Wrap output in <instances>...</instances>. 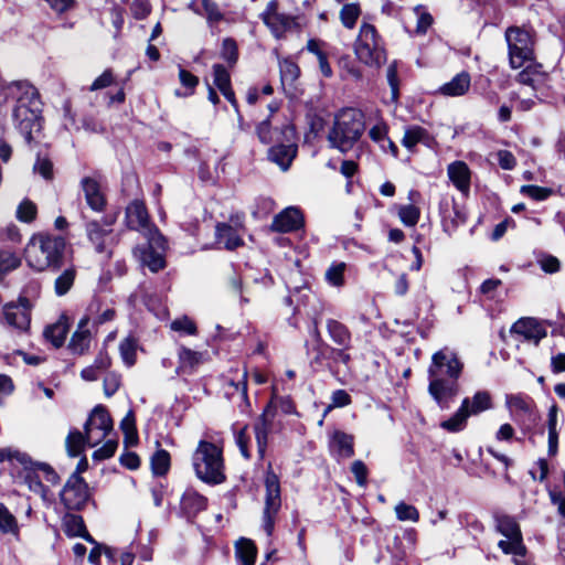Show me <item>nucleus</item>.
Masks as SVG:
<instances>
[{
    "label": "nucleus",
    "instance_id": "nucleus-7",
    "mask_svg": "<svg viewBox=\"0 0 565 565\" xmlns=\"http://www.w3.org/2000/svg\"><path fill=\"white\" fill-rule=\"evenodd\" d=\"M356 58L372 68H380L387 60L385 43L373 24L362 23L354 42Z\"/></svg>",
    "mask_w": 565,
    "mask_h": 565
},
{
    "label": "nucleus",
    "instance_id": "nucleus-4",
    "mask_svg": "<svg viewBox=\"0 0 565 565\" xmlns=\"http://www.w3.org/2000/svg\"><path fill=\"white\" fill-rule=\"evenodd\" d=\"M326 328L331 341L337 347L333 348L323 342L319 330L315 328V335L317 338V345L315 350L317 351V355L313 361L320 363L321 360L328 358L334 363L349 365L352 361V356L349 352L352 348V333L350 329L335 319H328L326 321Z\"/></svg>",
    "mask_w": 565,
    "mask_h": 565
},
{
    "label": "nucleus",
    "instance_id": "nucleus-11",
    "mask_svg": "<svg viewBox=\"0 0 565 565\" xmlns=\"http://www.w3.org/2000/svg\"><path fill=\"white\" fill-rule=\"evenodd\" d=\"M265 507L263 512V529L268 536L273 534L275 519L281 507L280 483L278 476L268 471L265 478Z\"/></svg>",
    "mask_w": 565,
    "mask_h": 565
},
{
    "label": "nucleus",
    "instance_id": "nucleus-13",
    "mask_svg": "<svg viewBox=\"0 0 565 565\" xmlns=\"http://www.w3.org/2000/svg\"><path fill=\"white\" fill-rule=\"evenodd\" d=\"M60 495L66 509L81 510L89 499L87 483L77 472H74L68 478Z\"/></svg>",
    "mask_w": 565,
    "mask_h": 565
},
{
    "label": "nucleus",
    "instance_id": "nucleus-26",
    "mask_svg": "<svg viewBox=\"0 0 565 565\" xmlns=\"http://www.w3.org/2000/svg\"><path fill=\"white\" fill-rule=\"evenodd\" d=\"M471 77L468 72H460L451 81L441 85L438 93L447 97L463 96L470 88Z\"/></svg>",
    "mask_w": 565,
    "mask_h": 565
},
{
    "label": "nucleus",
    "instance_id": "nucleus-2",
    "mask_svg": "<svg viewBox=\"0 0 565 565\" xmlns=\"http://www.w3.org/2000/svg\"><path fill=\"white\" fill-rule=\"evenodd\" d=\"M6 99L15 100L12 118L15 127L30 142L34 127L41 119V102L34 86L28 82H12L3 88Z\"/></svg>",
    "mask_w": 565,
    "mask_h": 565
},
{
    "label": "nucleus",
    "instance_id": "nucleus-14",
    "mask_svg": "<svg viewBox=\"0 0 565 565\" xmlns=\"http://www.w3.org/2000/svg\"><path fill=\"white\" fill-rule=\"evenodd\" d=\"M2 316L4 322L18 332H28L31 323V303L26 298H20L18 302L3 306Z\"/></svg>",
    "mask_w": 565,
    "mask_h": 565
},
{
    "label": "nucleus",
    "instance_id": "nucleus-20",
    "mask_svg": "<svg viewBox=\"0 0 565 565\" xmlns=\"http://www.w3.org/2000/svg\"><path fill=\"white\" fill-rule=\"evenodd\" d=\"M86 234L95 252L109 259L113 255L110 249L113 242L111 230L104 228L97 221H90L86 224Z\"/></svg>",
    "mask_w": 565,
    "mask_h": 565
},
{
    "label": "nucleus",
    "instance_id": "nucleus-32",
    "mask_svg": "<svg viewBox=\"0 0 565 565\" xmlns=\"http://www.w3.org/2000/svg\"><path fill=\"white\" fill-rule=\"evenodd\" d=\"M468 398H463L457 412L447 420L441 422L440 427L450 433L461 431L470 417L467 413Z\"/></svg>",
    "mask_w": 565,
    "mask_h": 565
},
{
    "label": "nucleus",
    "instance_id": "nucleus-38",
    "mask_svg": "<svg viewBox=\"0 0 565 565\" xmlns=\"http://www.w3.org/2000/svg\"><path fill=\"white\" fill-rule=\"evenodd\" d=\"M76 269L68 267L64 269L54 281V291L57 296L66 295L74 285L76 278Z\"/></svg>",
    "mask_w": 565,
    "mask_h": 565
},
{
    "label": "nucleus",
    "instance_id": "nucleus-21",
    "mask_svg": "<svg viewBox=\"0 0 565 565\" xmlns=\"http://www.w3.org/2000/svg\"><path fill=\"white\" fill-rule=\"evenodd\" d=\"M505 406L510 411L512 419L523 422L525 418H534L535 404L534 401L524 394L505 395Z\"/></svg>",
    "mask_w": 565,
    "mask_h": 565
},
{
    "label": "nucleus",
    "instance_id": "nucleus-59",
    "mask_svg": "<svg viewBox=\"0 0 565 565\" xmlns=\"http://www.w3.org/2000/svg\"><path fill=\"white\" fill-rule=\"evenodd\" d=\"M118 443L115 439H108L106 443L93 454L94 460H105L114 456Z\"/></svg>",
    "mask_w": 565,
    "mask_h": 565
},
{
    "label": "nucleus",
    "instance_id": "nucleus-10",
    "mask_svg": "<svg viewBox=\"0 0 565 565\" xmlns=\"http://www.w3.org/2000/svg\"><path fill=\"white\" fill-rule=\"evenodd\" d=\"M147 243L135 248L134 253L142 266L148 267L152 273L164 268L166 238L159 232H150L145 236Z\"/></svg>",
    "mask_w": 565,
    "mask_h": 565
},
{
    "label": "nucleus",
    "instance_id": "nucleus-48",
    "mask_svg": "<svg viewBox=\"0 0 565 565\" xmlns=\"http://www.w3.org/2000/svg\"><path fill=\"white\" fill-rule=\"evenodd\" d=\"M345 268V263L332 264L326 271V280L334 287L343 286Z\"/></svg>",
    "mask_w": 565,
    "mask_h": 565
},
{
    "label": "nucleus",
    "instance_id": "nucleus-27",
    "mask_svg": "<svg viewBox=\"0 0 565 565\" xmlns=\"http://www.w3.org/2000/svg\"><path fill=\"white\" fill-rule=\"evenodd\" d=\"M64 533L68 537H82L90 544H96L94 537L87 532L84 520L81 515L67 513L63 518Z\"/></svg>",
    "mask_w": 565,
    "mask_h": 565
},
{
    "label": "nucleus",
    "instance_id": "nucleus-15",
    "mask_svg": "<svg viewBox=\"0 0 565 565\" xmlns=\"http://www.w3.org/2000/svg\"><path fill=\"white\" fill-rule=\"evenodd\" d=\"M277 8L278 3L275 0L270 1L262 13V20L276 38H281L287 31L296 29L298 23L295 17L280 13Z\"/></svg>",
    "mask_w": 565,
    "mask_h": 565
},
{
    "label": "nucleus",
    "instance_id": "nucleus-62",
    "mask_svg": "<svg viewBox=\"0 0 565 565\" xmlns=\"http://www.w3.org/2000/svg\"><path fill=\"white\" fill-rule=\"evenodd\" d=\"M351 471L355 477L356 483L360 487L366 486L367 467L362 460H355L352 462Z\"/></svg>",
    "mask_w": 565,
    "mask_h": 565
},
{
    "label": "nucleus",
    "instance_id": "nucleus-63",
    "mask_svg": "<svg viewBox=\"0 0 565 565\" xmlns=\"http://www.w3.org/2000/svg\"><path fill=\"white\" fill-rule=\"evenodd\" d=\"M415 11L417 13L416 32L419 34H424L431 25L433 17L428 12L422 11L419 7H417Z\"/></svg>",
    "mask_w": 565,
    "mask_h": 565
},
{
    "label": "nucleus",
    "instance_id": "nucleus-1",
    "mask_svg": "<svg viewBox=\"0 0 565 565\" xmlns=\"http://www.w3.org/2000/svg\"><path fill=\"white\" fill-rule=\"evenodd\" d=\"M463 363L457 352L445 347L431 356L428 366V393L440 409H449L459 393Z\"/></svg>",
    "mask_w": 565,
    "mask_h": 565
},
{
    "label": "nucleus",
    "instance_id": "nucleus-3",
    "mask_svg": "<svg viewBox=\"0 0 565 565\" xmlns=\"http://www.w3.org/2000/svg\"><path fill=\"white\" fill-rule=\"evenodd\" d=\"M65 248L66 241L63 236L38 233L32 236L25 248V258L29 266L38 271L56 270L62 265Z\"/></svg>",
    "mask_w": 565,
    "mask_h": 565
},
{
    "label": "nucleus",
    "instance_id": "nucleus-17",
    "mask_svg": "<svg viewBox=\"0 0 565 565\" xmlns=\"http://www.w3.org/2000/svg\"><path fill=\"white\" fill-rule=\"evenodd\" d=\"M126 224L130 230L139 231L145 236L150 232H159L149 223V216L143 202L135 200L126 207Z\"/></svg>",
    "mask_w": 565,
    "mask_h": 565
},
{
    "label": "nucleus",
    "instance_id": "nucleus-58",
    "mask_svg": "<svg viewBox=\"0 0 565 565\" xmlns=\"http://www.w3.org/2000/svg\"><path fill=\"white\" fill-rule=\"evenodd\" d=\"M250 437L247 433V426H244L241 430L235 434V443L245 459L250 458L249 445Z\"/></svg>",
    "mask_w": 565,
    "mask_h": 565
},
{
    "label": "nucleus",
    "instance_id": "nucleus-29",
    "mask_svg": "<svg viewBox=\"0 0 565 565\" xmlns=\"http://www.w3.org/2000/svg\"><path fill=\"white\" fill-rule=\"evenodd\" d=\"M433 138L429 132L417 125L407 126L401 140L403 147L412 151L418 143L429 146Z\"/></svg>",
    "mask_w": 565,
    "mask_h": 565
},
{
    "label": "nucleus",
    "instance_id": "nucleus-50",
    "mask_svg": "<svg viewBox=\"0 0 565 565\" xmlns=\"http://www.w3.org/2000/svg\"><path fill=\"white\" fill-rule=\"evenodd\" d=\"M398 216L405 226H415L419 220L420 211L413 204L402 205L398 210Z\"/></svg>",
    "mask_w": 565,
    "mask_h": 565
},
{
    "label": "nucleus",
    "instance_id": "nucleus-44",
    "mask_svg": "<svg viewBox=\"0 0 565 565\" xmlns=\"http://www.w3.org/2000/svg\"><path fill=\"white\" fill-rule=\"evenodd\" d=\"M151 468L156 476H164L170 468V454L164 449L157 450L151 457Z\"/></svg>",
    "mask_w": 565,
    "mask_h": 565
},
{
    "label": "nucleus",
    "instance_id": "nucleus-42",
    "mask_svg": "<svg viewBox=\"0 0 565 565\" xmlns=\"http://www.w3.org/2000/svg\"><path fill=\"white\" fill-rule=\"evenodd\" d=\"M137 345V340L132 337H127L119 343L121 360L128 367L136 363Z\"/></svg>",
    "mask_w": 565,
    "mask_h": 565
},
{
    "label": "nucleus",
    "instance_id": "nucleus-53",
    "mask_svg": "<svg viewBox=\"0 0 565 565\" xmlns=\"http://www.w3.org/2000/svg\"><path fill=\"white\" fill-rule=\"evenodd\" d=\"M36 205L30 200H23L17 209V218L24 223L32 222L36 216Z\"/></svg>",
    "mask_w": 565,
    "mask_h": 565
},
{
    "label": "nucleus",
    "instance_id": "nucleus-57",
    "mask_svg": "<svg viewBox=\"0 0 565 565\" xmlns=\"http://www.w3.org/2000/svg\"><path fill=\"white\" fill-rule=\"evenodd\" d=\"M171 329L173 331L185 333L189 335H194L196 333L195 323L186 316L173 320L171 322Z\"/></svg>",
    "mask_w": 565,
    "mask_h": 565
},
{
    "label": "nucleus",
    "instance_id": "nucleus-12",
    "mask_svg": "<svg viewBox=\"0 0 565 565\" xmlns=\"http://www.w3.org/2000/svg\"><path fill=\"white\" fill-rule=\"evenodd\" d=\"M113 430V420L107 409L96 406L84 425L86 441L90 447L100 444Z\"/></svg>",
    "mask_w": 565,
    "mask_h": 565
},
{
    "label": "nucleus",
    "instance_id": "nucleus-43",
    "mask_svg": "<svg viewBox=\"0 0 565 565\" xmlns=\"http://www.w3.org/2000/svg\"><path fill=\"white\" fill-rule=\"evenodd\" d=\"M85 443H87L85 434L77 429L71 430L65 441L67 454L71 457H78L84 450Z\"/></svg>",
    "mask_w": 565,
    "mask_h": 565
},
{
    "label": "nucleus",
    "instance_id": "nucleus-23",
    "mask_svg": "<svg viewBox=\"0 0 565 565\" xmlns=\"http://www.w3.org/2000/svg\"><path fill=\"white\" fill-rule=\"evenodd\" d=\"M89 324L90 318L88 316H84L79 320L77 329L73 333L68 343V349L72 351V353L82 355L89 349L92 341V329Z\"/></svg>",
    "mask_w": 565,
    "mask_h": 565
},
{
    "label": "nucleus",
    "instance_id": "nucleus-39",
    "mask_svg": "<svg viewBox=\"0 0 565 565\" xmlns=\"http://www.w3.org/2000/svg\"><path fill=\"white\" fill-rule=\"evenodd\" d=\"M269 428L270 423L267 420L266 415L263 414L254 425L257 449L260 457H263L266 451Z\"/></svg>",
    "mask_w": 565,
    "mask_h": 565
},
{
    "label": "nucleus",
    "instance_id": "nucleus-6",
    "mask_svg": "<svg viewBox=\"0 0 565 565\" xmlns=\"http://www.w3.org/2000/svg\"><path fill=\"white\" fill-rule=\"evenodd\" d=\"M363 131V114L355 108H345L335 116L328 141L332 148L345 153L354 147Z\"/></svg>",
    "mask_w": 565,
    "mask_h": 565
},
{
    "label": "nucleus",
    "instance_id": "nucleus-34",
    "mask_svg": "<svg viewBox=\"0 0 565 565\" xmlns=\"http://www.w3.org/2000/svg\"><path fill=\"white\" fill-rule=\"evenodd\" d=\"M236 557L239 565H254L257 550L255 544L248 539H239L236 543Z\"/></svg>",
    "mask_w": 565,
    "mask_h": 565
},
{
    "label": "nucleus",
    "instance_id": "nucleus-9",
    "mask_svg": "<svg viewBox=\"0 0 565 565\" xmlns=\"http://www.w3.org/2000/svg\"><path fill=\"white\" fill-rule=\"evenodd\" d=\"M505 41L512 68H520L533 60V39L529 31L519 26H510L505 31Z\"/></svg>",
    "mask_w": 565,
    "mask_h": 565
},
{
    "label": "nucleus",
    "instance_id": "nucleus-19",
    "mask_svg": "<svg viewBox=\"0 0 565 565\" xmlns=\"http://www.w3.org/2000/svg\"><path fill=\"white\" fill-rule=\"evenodd\" d=\"M511 333L535 345L547 334L546 328L535 318L519 319L512 324Z\"/></svg>",
    "mask_w": 565,
    "mask_h": 565
},
{
    "label": "nucleus",
    "instance_id": "nucleus-51",
    "mask_svg": "<svg viewBox=\"0 0 565 565\" xmlns=\"http://www.w3.org/2000/svg\"><path fill=\"white\" fill-rule=\"evenodd\" d=\"M395 514L398 521H411V522H417L419 520V512L418 510L412 505L407 504L405 502H398L395 505Z\"/></svg>",
    "mask_w": 565,
    "mask_h": 565
},
{
    "label": "nucleus",
    "instance_id": "nucleus-33",
    "mask_svg": "<svg viewBox=\"0 0 565 565\" xmlns=\"http://www.w3.org/2000/svg\"><path fill=\"white\" fill-rule=\"evenodd\" d=\"M467 398L469 402L467 406L469 416L478 415L493 407L492 397L488 391H478L471 398Z\"/></svg>",
    "mask_w": 565,
    "mask_h": 565
},
{
    "label": "nucleus",
    "instance_id": "nucleus-25",
    "mask_svg": "<svg viewBox=\"0 0 565 565\" xmlns=\"http://www.w3.org/2000/svg\"><path fill=\"white\" fill-rule=\"evenodd\" d=\"M81 184L87 205L93 211L102 212L106 205V199L99 183L94 178L86 177L82 180Z\"/></svg>",
    "mask_w": 565,
    "mask_h": 565
},
{
    "label": "nucleus",
    "instance_id": "nucleus-55",
    "mask_svg": "<svg viewBox=\"0 0 565 565\" xmlns=\"http://www.w3.org/2000/svg\"><path fill=\"white\" fill-rule=\"evenodd\" d=\"M221 56L231 66H233L237 62V58H238L237 44L233 39L226 38L223 40Z\"/></svg>",
    "mask_w": 565,
    "mask_h": 565
},
{
    "label": "nucleus",
    "instance_id": "nucleus-24",
    "mask_svg": "<svg viewBox=\"0 0 565 565\" xmlns=\"http://www.w3.org/2000/svg\"><path fill=\"white\" fill-rule=\"evenodd\" d=\"M449 180L463 195H468L470 191L471 171L463 161H455L447 168Z\"/></svg>",
    "mask_w": 565,
    "mask_h": 565
},
{
    "label": "nucleus",
    "instance_id": "nucleus-49",
    "mask_svg": "<svg viewBox=\"0 0 565 565\" xmlns=\"http://www.w3.org/2000/svg\"><path fill=\"white\" fill-rule=\"evenodd\" d=\"M227 391L226 395L228 397L233 396L235 393L239 395V397L247 403L248 402V395H247V371L245 370L242 380L235 382L234 380H230L227 382Z\"/></svg>",
    "mask_w": 565,
    "mask_h": 565
},
{
    "label": "nucleus",
    "instance_id": "nucleus-5",
    "mask_svg": "<svg viewBox=\"0 0 565 565\" xmlns=\"http://www.w3.org/2000/svg\"><path fill=\"white\" fill-rule=\"evenodd\" d=\"M195 476L206 484H221L226 480L222 449L213 443L200 440L192 455Z\"/></svg>",
    "mask_w": 565,
    "mask_h": 565
},
{
    "label": "nucleus",
    "instance_id": "nucleus-40",
    "mask_svg": "<svg viewBox=\"0 0 565 565\" xmlns=\"http://www.w3.org/2000/svg\"><path fill=\"white\" fill-rule=\"evenodd\" d=\"M540 68L541 66L534 65L531 61L530 64L518 74L516 81L520 84L535 87V85L541 83L543 78V72Z\"/></svg>",
    "mask_w": 565,
    "mask_h": 565
},
{
    "label": "nucleus",
    "instance_id": "nucleus-36",
    "mask_svg": "<svg viewBox=\"0 0 565 565\" xmlns=\"http://www.w3.org/2000/svg\"><path fill=\"white\" fill-rule=\"evenodd\" d=\"M30 467L25 465L24 482L32 492L40 494L41 497H45L46 488L42 483L41 471L38 470L35 462L30 461Z\"/></svg>",
    "mask_w": 565,
    "mask_h": 565
},
{
    "label": "nucleus",
    "instance_id": "nucleus-45",
    "mask_svg": "<svg viewBox=\"0 0 565 565\" xmlns=\"http://www.w3.org/2000/svg\"><path fill=\"white\" fill-rule=\"evenodd\" d=\"M279 71H280V78L281 83L285 84H294V82L298 78L300 74V70L298 65L289 60L284 58L279 62Z\"/></svg>",
    "mask_w": 565,
    "mask_h": 565
},
{
    "label": "nucleus",
    "instance_id": "nucleus-8",
    "mask_svg": "<svg viewBox=\"0 0 565 565\" xmlns=\"http://www.w3.org/2000/svg\"><path fill=\"white\" fill-rule=\"evenodd\" d=\"M495 529L507 537V540H501L498 546L503 553L514 555L515 565H533L524 559L526 550L522 542L520 526L514 518L507 514H497Z\"/></svg>",
    "mask_w": 565,
    "mask_h": 565
},
{
    "label": "nucleus",
    "instance_id": "nucleus-22",
    "mask_svg": "<svg viewBox=\"0 0 565 565\" xmlns=\"http://www.w3.org/2000/svg\"><path fill=\"white\" fill-rule=\"evenodd\" d=\"M329 449L337 460L349 459L354 455V437L342 430L330 435Z\"/></svg>",
    "mask_w": 565,
    "mask_h": 565
},
{
    "label": "nucleus",
    "instance_id": "nucleus-31",
    "mask_svg": "<svg viewBox=\"0 0 565 565\" xmlns=\"http://www.w3.org/2000/svg\"><path fill=\"white\" fill-rule=\"evenodd\" d=\"M68 332V318L62 316L55 323L47 326L44 329V338L51 342L55 348L63 345Z\"/></svg>",
    "mask_w": 565,
    "mask_h": 565
},
{
    "label": "nucleus",
    "instance_id": "nucleus-37",
    "mask_svg": "<svg viewBox=\"0 0 565 565\" xmlns=\"http://www.w3.org/2000/svg\"><path fill=\"white\" fill-rule=\"evenodd\" d=\"M182 505L189 513H198L205 510L207 500L194 490H186L182 495Z\"/></svg>",
    "mask_w": 565,
    "mask_h": 565
},
{
    "label": "nucleus",
    "instance_id": "nucleus-30",
    "mask_svg": "<svg viewBox=\"0 0 565 565\" xmlns=\"http://www.w3.org/2000/svg\"><path fill=\"white\" fill-rule=\"evenodd\" d=\"M216 243L222 244L226 249L233 250L243 245V239L237 231L226 223H218L215 228Z\"/></svg>",
    "mask_w": 565,
    "mask_h": 565
},
{
    "label": "nucleus",
    "instance_id": "nucleus-56",
    "mask_svg": "<svg viewBox=\"0 0 565 565\" xmlns=\"http://www.w3.org/2000/svg\"><path fill=\"white\" fill-rule=\"evenodd\" d=\"M521 193L533 200L543 201L551 195L552 191L547 188L529 184L521 186Z\"/></svg>",
    "mask_w": 565,
    "mask_h": 565
},
{
    "label": "nucleus",
    "instance_id": "nucleus-47",
    "mask_svg": "<svg viewBox=\"0 0 565 565\" xmlns=\"http://www.w3.org/2000/svg\"><path fill=\"white\" fill-rule=\"evenodd\" d=\"M21 264L20 258L12 252L7 249L0 250V281L3 276L18 268Z\"/></svg>",
    "mask_w": 565,
    "mask_h": 565
},
{
    "label": "nucleus",
    "instance_id": "nucleus-61",
    "mask_svg": "<svg viewBox=\"0 0 565 565\" xmlns=\"http://www.w3.org/2000/svg\"><path fill=\"white\" fill-rule=\"evenodd\" d=\"M540 267L543 271L547 274L557 273L561 268V263L557 257L553 255H543L539 258Z\"/></svg>",
    "mask_w": 565,
    "mask_h": 565
},
{
    "label": "nucleus",
    "instance_id": "nucleus-52",
    "mask_svg": "<svg viewBox=\"0 0 565 565\" xmlns=\"http://www.w3.org/2000/svg\"><path fill=\"white\" fill-rule=\"evenodd\" d=\"M213 83L214 85L220 89V92H223L231 86V76L227 70L222 64H214L213 65Z\"/></svg>",
    "mask_w": 565,
    "mask_h": 565
},
{
    "label": "nucleus",
    "instance_id": "nucleus-64",
    "mask_svg": "<svg viewBox=\"0 0 565 565\" xmlns=\"http://www.w3.org/2000/svg\"><path fill=\"white\" fill-rule=\"evenodd\" d=\"M256 134L260 142L265 145H268L274 140L269 119H265L257 125Z\"/></svg>",
    "mask_w": 565,
    "mask_h": 565
},
{
    "label": "nucleus",
    "instance_id": "nucleus-46",
    "mask_svg": "<svg viewBox=\"0 0 565 565\" xmlns=\"http://www.w3.org/2000/svg\"><path fill=\"white\" fill-rule=\"evenodd\" d=\"M361 14L360 6L356 3L344 4L340 11V20L347 29H353Z\"/></svg>",
    "mask_w": 565,
    "mask_h": 565
},
{
    "label": "nucleus",
    "instance_id": "nucleus-28",
    "mask_svg": "<svg viewBox=\"0 0 565 565\" xmlns=\"http://www.w3.org/2000/svg\"><path fill=\"white\" fill-rule=\"evenodd\" d=\"M297 154L295 143L273 146L268 150V159L278 164L284 171L288 170Z\"/></svg>",
    "mask_w": 565,
    "mask_h": 565
},
{
    "label": "nucleus",
    "instance_id": "nucleus-54",
    "mask_svg": "<svg viewBox=\"0 0 565 565\" xmlns=\"http://www.w3.org/2000/svg\"><path fill=\"white\" fill-rule=\"evenodd\" d=\"M201 2L205 12L207 23L210 25L216 24L224 19V15L221 12L216 2H214L213 0H201Z\"/></svg>",
    "mask_w": 565,
    "mask_h": 565
},
{
    "label": "nucleus",
    "instance_id": "nucleus-41",
    "mask_svg": "<svg viewBox=\"0 0 565 565\" xmlns=\"http://www.w3.org/2000/svg\"><path fill=\"white\" fill-rule=\"evenodd\" d=\"M0 532L19 536L18 521L3 503H0Z\"/></svg>",
    "mask_w": 565,
    "mask_h": 565
},
{
    "label": "nucleus",
    "instance_id": "nucleus-18",
    "mask_svg": "<svg viewBox=\"0 0 565 565\" xmlns=\"http://www.w3.org/2000/svg\"><path fill=\"white\" fill-rule=\"evenodd\" d=\"M305 218L298 207L289 206L274 216L270 228L277 233H291L302 228Z\"/></svg>",
    "mask_w": 565,
    "mask_h": 565
},
{
    "label": "nucleus",
    "instance_id": "nucleus-60",
    "mask_svg": "<svg viewBox=\"0 0 565 565\" xmlns=\"http://www.w3.org/2000/svg\"><path fill=\"white\" fill-rule=\"evenodd\" d=\"M130 10L135 19L143 20L151 12V6L148 0H134Z\"/></svg>",
    "mask_w": 565,
    "mask_h": 565
},
{
    "label": "nucleus",
    "instance_id": "nucleus-35",
    "mask_svg": "<svg viewBox=\"0 0 565 565\" xmlns=\"http://www.w3.org/2000/svg\"><path fill=\"white\" fill-rule=\"evenodd\" d=\"M179 369L183 372L192 371L203 362V353L182 347L179 351Z\"/></svg>",
    "mask_w": 565,
    "mask_h": 565
},
{
    "label": "nucleus",
    "instance_id": "nucleus-16",
    "mask_svg": "<svg viewBox=\"0 0 565 565\" xmlns=\"http://www.w3.org/2000/svg\"><path fill=\"white\" fill-rule=\"evenodd\" d=\"M439 212L444 232L448 234L454 233L460 225L466 223V212L454 199L443 200L439 205Z\"/></svg>",
    "mask_w": 565,
    "mask_h": 565
}]
</instances>
